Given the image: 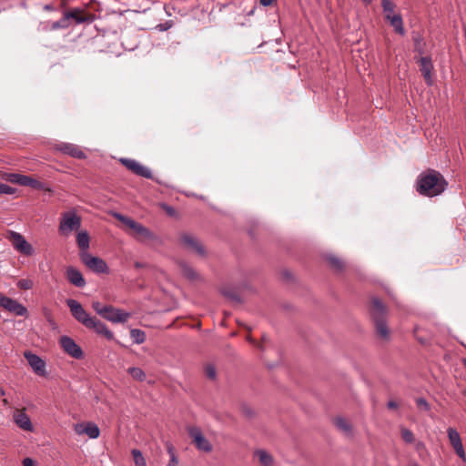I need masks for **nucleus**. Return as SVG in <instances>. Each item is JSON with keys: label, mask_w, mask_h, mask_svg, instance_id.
Here are the masks:
<instances>
[{"label": "nucleus", "mask_w": 466, "mask_h": 466, "mask_svg": "<svg viewBox=\"0 0 466 466\" xmlns=\"http://www.w3.org/2000/svg\"><path fill=\"white\" fill-rule=\"evenodd\" d=\"M448 186L443 176L433 169L421 173L416 181V190L425 197H436L445 191Z\"/></svg>", "instance_id": "obj_1"}, {"label": "nucleus", "mask_w": 466, "mask_h": 466, "mask_svg": "<svg viewBox=\"0 0 466 466\" xmlns=\"http://www.w3.org/2000/svg\"><path fill=\"white\" fill-rule=\"evenodd\" d=\"M116 218L127 226L134 232V237L140 242H159V238L154 234L149 228L134 219L116 214Z\"/></svg>", "instance_id": "obj_2"}, {"label": "nucleus", "mask_w": 466, "mask_h": 466, "mask_svg": "<svg viewBox=\"0 0 466 466\" xmlns=\"http://www.w3.org/2000/svg\"><path fill=\"white\" fill-rule=\"evenodd\" d=\"M80 259L91 271L97 274H108L109 268L106 261L99 257L93 256L89 252H80Z\"/></svg>", "instance_id": "obj_3"}, {"label": "nucleus", "mask_w": 466, "mask_h": 466, "mask_svg": "<svg viewBox=\"0 0 466 466\" xmlns=\"http://www.w3.org/2000/svg\"><path fill=\"white\" fill-rule=\"evenodd\" d=\"M187 433L198 450L205 452H210L212 451L213 447L211 443L205 438L200 428L190 426L187 428Z\"/></svg>", "instance_id": "obj_4"}, {"label": "nucleus", "mask_w": 466, "mask_h": 466, "mask_svg": "<svg viewBox=\"0 0 466 466\" xmlns=\"http://www.w3.org/2000/svg\"><path fill=\"white\" fill-rule=\"evenodd\" d=\"M66 305L68 306L72 316L86 328L91 321L92 318L83 308V306L76 299H66Z\"/></svg>", "instance_id": "obj_5"}, {"label": "nucleus", "mask_w": 466, "mask_h": 466, "mask_svg": "<svg viewBox=\"0 0 466 466\" xmlns=\"http://www.w3.org/2000/svg\"><path fill=\"white\" fill-rule=\"evenodd\" d=\"M0 306L15 316H28V310L23 304L2 293H0Z\"/></svg>", "instance_id": "obj_6"}, {"label": "nucleus", "mask_w": 466, "mask_h": 466, "mask_svg": "<svg viewBox=\"0 0 466 466\" xmlns=\"http://www.w3.org/2000/svg\"><path fill=\"white\" fill-rule=\"evenodd\" d=\"M81 226V218L78 217L76 212L69 211L63 214L59 230L62 233H69L74 229L79 228Z\"/></svg>", "instance_id": "obj_7"}, {"label": "nucleus", "mask_w": 466, "mask_h": 466, "mask_svg": "<svg viewBox=\"0 0 466 466\" xmlns=\"http://www.w3.org/2000/svg\"><path fill=\"white\" fill-rule=\"evenodd\" d=\"M10 240L13 247L21 254L31 256L34 252L32 246L25 240V238L17 232L10 231Z\"/></svg>", "instance_id": "obj_8"}, {"label": "nucleus", "mask_w": 466, "mask_h": 466, "mask_svg": "<svg viewBox=\"0 0 466 466\" xmlns=\"http://www.w3.org/2000/svg\"><path fill=\"white\" fill-rule=\"evenodd\" d=\"M120 162L130 171H132L137 176L146 177V178H152V172L151 170L141 165L139 162H137L136 159L132 158H121Z\"/></svg>", "instance_id": "obj_9"}, {"label": "nucleus", "mask_w": 466, "mask_h": 466, "mask_svg": "<svg viewBox=\"0 0 466 466\" xmlns=\"http://www.w3.org/2000/svg\"><path fill=\"white\" fill-rule=\"evenodd\" d=\"M74 431L79 436L86 434L90 439H96L100 435V430L98 426L92 421H84L75 424Z\"/></svg>", "instance_id": "obj_10"}, {"label": "nucleus", "mask_w": 466, "mask_h": 466, "mask_svg": "<svg viewBox=\"0 0 466 466\" xmlns=\"http://www.w3.org/2000/svg\"><path fill=\"white\" fill-rule=\"evenodd\" d=\"M60 345L69 356L76 360H80L84 357L82 349L70 337L62 336L60 338Z\"/></svg>", "instance_id": "obj_11"}, {"label": "nucleus", "mask_w": 466, "mask_h": 466, "mask_svg": "<svg viewBox=\"0 0 466 466\" xmlns=\"http://www.w3.org/2000/svg\"><path fill=\"white\" fill-rule=\"evenodd\" d=\"M105 310L106 312H104L101 317L113 323H125L130 318V313L112 306H106Z\"/></svg>", "instance_id": "obj_12"}, {"label": "nucleus", "mask_w": 466, "mask_h": 466, "mask_svg": "<svg viewBox=\"0 0 466 466\" xmlns=\"http://www.w3.org/2000/svg\"><path fill=\"white\" fill-rule=\"evenodd\" d=\"M24 357L35 374L42 377L46 375V362L42 358L36 354L32 353L31 351H25Z\"/></svg>", "instance_id": "obj_13"}, {"label": "nucleus", "mask_w": 466, "mask_h": 466, "mask_svg": "<svg viewBox=\"0 0 466 466\" xmlns=\"http://www.w3.org/2000/svg\"><path fill=\"white\" fill-rule=\"evenodd\" d=\"M56 149L65 155H68L77 159H84L86 157V154L82 151V149L75 144L62 142L56 145Z\"/></svg>", "instance_id": "obj_14"}, {"label": "nucleus", "mask_w": 466, "mask_h": 466, "mask_svg": "<svg viewBox=\"0 0 466 466\" xmlns=\"http://www.w3.org/2000/svg\"><path fill=\"white\" fill-rule=\"evenodd\" d=\"M448 437L451 442V445L454 449L457 455L465 461V451L462 446L461 439L460 433L453 428H449L447 430Z\"/></svg>", "instance_id": "obj_15"}, {"label": "nucleus", "mask_w": 466, "mask_h": 466, "mask_svg": "<svg viewBox=\"0 0 466 466\" xmlns=\"http://www.w3.org/2000/svg\"><path fill=\"white\" fill-rule=\"evenodd\" d=\"M180 243L187 248L195 250L198 255L204 256L205 249L198 240L189 234H181L179 237Z\"/></svg>", "instance_id": "obj_16"}, {"label": "nucleus", "mask_w": 466, "mask_h": 466, "mask_svg": "<svg viewBox=\"0 0 466 466\" xmlns=\"http://www.w3.org/2000/svg\"><path fill=\"white\" fill-rule=\"evenodd\" d=\"M66 277L69 283L77 288H84L86 286V280L76 268L69 266L66 268Z\"/></svg>", "instance_id": "obj_17"}, {"label": "nucleus", "mask_w": 466, "mask_h": 466, "mask_svg": "<svg viewBox=\"0 0 466 466\" xmlns=\"http://www.w3.org/2000/svg\"><path fill=\"white\" fill-rule=\"evenodd\" d=\"M420 66L421 74H422L427 85L432 86L433 78H432L431 71L433 69V65H432L431 57H429V56L420 57Z\"/></svg>", "instance_id": "obj_18"}, {"label": "nucleus", "mask_w": 466, "mask_h": 466, "mask_svg": "<svg viewBox=\"0 0 466 466\" xmlns=\"http://www.w3.org/2000/svg\"><path fill=\"white\" fill-rule=\"evenodd\" d=\"M370 312L373 321L380 319H385L387 309L379 299L373 298L371 299Z\"/></svg>", "instance_id": "obj_19"}, {"label": "nucleus", "mask_w": 466, "mask_h": 466, "mask_svg": "<svg viewBox=\"0 0 466 466\" xmlns=\"http://www.w3.org/2000/svg\"><path fill=\"white\" fill-rule=\"evenodd\" d=\"M87 329H93L97 334L105 336L107 339H114V334L107 327L96 317H93L91 321L86 326Z\"/></svg>", "instance_id": "obj_20"}, {"label": "nucleus", "mask_w": 466, "mask_h": 466, "mask_svg": "<svg viewBox=\"0 0 466 466\" xmlns=\"http://www.w3.org/2000/svg\"><path fill=\"white\" fill-rule=\"evenodd\" d=\"M14 420H15V424L22 430L26 431H34V427L31 422V420L25 412L20 411V412L15 413L14 415Z\"/></svg>", "instance_id": "obj_21"}, {"label": "nucleus", "mask_w": 466, "mask_h": 466, "mask_svg": "<svg viewBox=\"0 0 466 466\" xmlns=\"http://www.w3.org/2000/svg\"><path fill=\"white\" fill-rule=\"evenodd\" d=\"M25 187H30L34 189L43 190V191H50L51 189L46 187V185L32 177L25 176L24 177L23 185Z\"/></svg>", "instance_id": "obj_22"}, {"label": "nucleus", "mask_w": 466, "mask_h": 466, "mask_svg": "<svg viewBox=\"0 0 466 466\" xmlns=\"http://www.w3.org/2000/svg\"><path fill=\"white\" fill-rule=\"evenodd\" d=\"M377 334L383 339H390V330L386 319H380L374 321Z\"/></svg>", "instance_id": "obj_23"}, {"label": "nucleus", "mask_w": 466, "mask_h": 466, "mask_svg": "<svg viewBox=\"0 0 466 466\" xmlns=\"http://www.w3.org/2000/svg\"><path fill=\"white\" fill-rule=\"evenodd\" d=\"M388 21L390 22V25L394 28V31L400 35H403L405 34V30L403 27V20L400 14L395 15L394 16H388Z\"/></svg>", "instance_id": "obj_24"}, {"label": "nucleus", "mask_w": 466, "mask_h": 466, "mask_svg": "<svg viewBox=\"0 0 466 466\" xmlns=\"http://www.w3.org/2000/svg\"><path fill=\"white\" fill-rule=\"evenodd\" d=\"M77 246L80 248V252H88L89 248V236L86 231H81L76 237Z\"/></svg>", "instance_id": "obj_25"}, {"label": "nucleus", "mask_w": 466, "mask_h": 466, "mask_svg": "<svg viewBox=\"0 0 466 466\" xmlns=\"http://www.w3.org/2000/svg\"><path fill=\"white\" fill-rule=\"evenodd\" d=\"M335 425L339 431L347 436H350L352 433V427L350 423L344 418L339 417L335 420Z\"/></svg>", "instance_id": "obj_26"}, {"label": "nucleus", "mask_w": 466, "mask_h": 466, "mask_svg": "<svg viewBox=\"0 0 466 466\" xmlns=\"http://www.w3.org/2000/svg\"><path fill=\"white\" fill-rule=\"evenodd\" d=\"M381 1V7L385 15V19L388 21V16H394L396 14H394L395 10V4L392 0H380Z\"/></svg>", "instance_id": "obj_27"}, {"label": "nucleus", "mask_w": 466, "mask_h": 466, "mask_svg": "<svg viewBox=\"0 0 466 466\" xmlns=\"http://www.w3.org/2000/svg\"><path fill=\"white\" fill-rule=\"evenodd\" d=\"M326 259L329 265L338 272L342 271L345 268L344 262L334 255H328Z\"/></svg>", "instance_id": "obj_28"}, {"label": "nucleus", "mask_w": 466, "mask_h": 466, "mask_svg": "<svg viewBox=\"0 0 466 466\" xmlns=\"http://www.w3.org/2000/svg\"><path fill=\"white\" fill-rule=\"evenodd\" d=\"M255 454L258 456L259 462L263 466H271L272 465L273 459H272L271 455L269 453H268L266 451L258 450L256 451Z\"/></svg>", "instance_id": "obj_29"}, {"label": "nucleus", "mask_w": 466, "mask_h": 466, "mask_svg": "<svg viewBox=\"0 0 466 466\" xmlns=\"http://www.w3.org/2000/svg\"><path fill=\"white\" fill-rule=\"evenodd\" d=\"M182 274L190 280H195L198 278L197 272L188 264L182 262L180 263Z\"/></svg>", "instance_id": "obj_30"}, {"label": "nucleus", "mask_w": 466, "mask_h": 466, "mask_svg": "<svg viewBox=\"0 0 466 466\" xmlns=\"http://www.w3.org/2000/svg\"><path fill=\"white\" fill-rule=\"evenodd\" d=\"M130 337L133 339V341L137 344H141L146 339L145 332L138 329H132L130 330Z\"/></svg>", "instance_id": "obj_31"}, {"label": "nucleus", "mask_w": 466, "mask_h": 466, "mask_svg": "<svg viewBox=\"0 0 466 466\" xmlns=\"http://www.w3.org/2000/svg\"><path fill=\"white\" fill-rule=\"evenodd\" d=\"M127 372L128 374H130V376L138 380V381H143L145 379H146V374L145 372L143 371L142 369L140 368H137V367H130L128 370H127Z\"/></svg>", "instance_id": "obj_32"}, {"label": "nucleus", "mask_w": 466, "mask_h": 466, "mask_svg": "<svg viewBox=\"0 0 466 466\" xmlns=\"http://www.w3.org/2000/svg\"><path fill=\"white\" fill-rule=\"evenodd\" d=\"M167 451L170 456L167 466H178V460L175 453L174 446L169 442L167 443Z\"/></svg>", "instance_id": "obj_33"}, {"label": "nucleus", "mask_w": 466, "mask_h": 466, "mask_svg": "<svg viewBox=\"0 0 466 466\" xmlns=\"http://www.w3.org/2000/svg\"><path fill=\"white\" fill-rule=\"evenodd\" d=\"M131 453L134 459L135 466H147L146 460L139 450L134 449L132 450Z\"/></svg>", "instance_id": "obj_34"}, {"label": "nucleus", "mask_w": 466, "mask_h": 466, "mask_svg": "<svg viewBox=\"0 0 466 466\" xmlns=\"http://www.w3.org/2000/svg\"><path fill=\"white\" fill-rule=\"evenodd\" d=\"M25 175L17 173H9L5 175V179L11 183L22 186Z\"/></svg>", "instance_id": "obj_35"}, {"label": "nucleus", "mask_w": 466, "mask_h": 466, "mask_svg": "<svg viewBox=\"0 0 466 466\" xmlns=\"http://www.w3.org/2000/svg\"><path fill=\"white\" fill-rule=\"evenodd\" d=\"M78 10H72L66 12L64 14L65 17L66 18L67 22H69V19H75L77 24H82L86 22V18L84 16L77 15Z\"/></svg>", "instance_id": "obj_36"}, {"label": "nucleus", "mask_w": 466, "mask_h": 466, "mask_svg": "<svg viewBox=\"0 0 466 466\" xmlns=\"http://www.w3.org/2000/svg\"><path fill=\"white\" fill-rule=\"evenodd\" d=\"M68 26H69V22H67V20L65 17V15H63V17L61 19H59L58 21L54 22L51 25V29L52 30H58V29H62V28H67Z\"/></svg>", "instance_id": "obj_37"}, {"label": "nucleus", "mask_w": 466, "mask_h": 466, "mask_svg": "<svg viewBox=\"0 0 466 466\" xmlns=\"http://www.w3.org/2000/svg\"><path fill=\"white\" fill-rule=\"evenodd\" d=\"M401 438L407 443H412L414 441V435L411 431L402 428L401 429Z\"/></svg>", "instance_id": "obj_38"}, {"label": "nucleus", "mask_w": 466, "mask_h": 466, "mask_svg": "<svg viewBox=\"0 0 466 466\" xmlns=\"http://www.w3.org/2000/svg\"><path fill=\"white\" fill-rule=\"evenodd\" d=\"M16 285L19 289L27 290L33 288L34 283L31 279H19Z\"/></svg>", "instance_id": "obj_39"}, {"label": "nucleus", "mask_w": 466, "mask_h": 466, "mask_svg": "<svg viewBox=\"0 0 466 466\" xmlns=\"http://www.w3.org/2000/svg\"><path fill=\"white\" fill-rule=\"evenodd\" d=\"M15 192V188L10 187L7 184L0 183V194L1 195H12Z\"/></svg>", "instance_id": "obj_40"}, {"label": "nucleus", "mask_w": 466, "mask_h": 466, "mask_svg": "<svg viewBox=\"0 0 466 466\" xmlns=\"http://www.w3.org/2000/svg\"><path fill=\"white\" fill-rule=\"evenodd\" d=\"M92 308L94 309V310L98 314V315H102L104 312H106V305H102L99 301H94L92 303Z\"/></svg>", "instance_id": "obj_41"}, {"label": "nucleus", "mask_w": 466, "mask_h": 466, "mask_svg": "<svg viewBox=\"0 0 466 466\" xmlns=\"http://www.w3.org/2000/svg\"><path fill=\"white\" fill-rule=\"evenodd\" d=\"M413 41H414L415 51H417L420 54H423V46H422L420 36V35L413 36Z\"/></svg>", "instance_id": "obj_42"}, {"label": "nucleus", "mask_w": 466, "mask_h": 466, "mask_svg": "<svg viewBox=\"0 0 466 466\" xmlns=\"http://www.w3.org/2000/svg\"><path fill=\"white\" fill-rule=\"evenodd\" d=\"M205 371H206V375L208 379L210 380H215L216 379V369L214 366L212 365H208L205 369Z\"/></svg>", "instance_id": "obj_43"}, {"label": "nucleus", "mask_w": 466, "mask_h": 466, "mask_svg": "<svg viewBox=\"0 0 466 466\" xmlns=\"http://www.w3.org/2000/svg\"><path fill=\"white\" fill-rule=\"evenodd\" d=\"M416 404L420 409H423L424 410H430V404L423 398L417 399Z\"/></svg>", "instance_id": "obj_44"}, {"label": "nucleus", "mask_w": 466, "mask_h": 466, "mask_svg": "<svg viewBox=\"0 0 466 466\" xmlns=\"http://www.w3.org/2000/svg\"><path fill=\"white\" fill-rule=\"evenodd\" d=\"M172 21H167L165 24H159L157 27L159 28L160 31H166L169 29L172 26Z\"/></svg>", "instance_id": "obj_45"}, {"label": "nucleus", "mask_w": 466, "mask_h": 466, "mask_svg": "<svg viewBox=\"0 0 466 466\" xmlns=\"http://www.w3.org/2000/svg\"><path fill=\"white\" fill-rule=\"evenodd\" d=\"M223 294H224L226 297H228V298H229L230 299H232V300L240 301L239 297H238L237 294H235V293H232V292H228V291H225V290H224V291H223Z\"/></svg>", "instance_id": "obj_46"}, {"label": "nucleus", "mask_w": 466, "mask_h": 466, "mask_svg": "<svg viewBox=\"0 0 466 466\" xmlns=\"http://www.w3.org/2000/svg\"><path fill=\"white\" fill-rule=\"evenodd\" d=\"M23 466H35V461L31 458H25L22 461Z\"/></svg>", "instance_id": "obj_47"}, {"label": "nucleus", "mask_w": 466, "mask_h": 466, "mask_svg": "<svg viewBox=\"0 0 466 466\" xmlns=\"http://www.w3.org/2000/svg\"><path fill=\"white\" fill-rule=\"evenodd\" d=\"M387 406L389 409H397L398 408V404L393 400H390L388 402Z\"/></svg>", "instance_id": "obj_48"}, {"label": "nucleus", "mask_w": 466, "mask_h": 466, "mask_svg": "<svg viewBox=\"0 0 466 466\" xmlns=\"http://www.w3.org/2000/svg\"><path fill=\"white\" fill-rule=\"evenodd\" d=\"M275 0H260V4L263 6H268L270 5Z\"/></svg>", "instance_id": "obj_49"}, {"label": "nucleus", "mask_w": 466, "mask_h": 466, "mask_svg": "<svg viewBox=\"0 0 466 466\" xmlns=\"http://www.w3.org/2000/svg\"><path fill=\"white\" fill-rule=\"evenodd\" d=\"M43 9L46 10V11H54L55 7H54L53 5L47 4V5H44Z\"/></svg>", "instance_id": "obj_50"}, {"label": "nucleus", "mask_w": 466, "mask_h": 466, "mask_svg": "<svg viewBox=\"0 0 466 466\" xmlns=\"http://www.w3.org/2000/svg\"><path fill=\"white\" fill-rule=\"evenodd\" d=\"M5 394V391L3 388L0 387V396H4Z\"/></svg>", "instance_id": "obj_51"}, {"label": "nucleus", "mask_w": 466, "mask_h": 466, "mask_svg": "<svg viewBox=\"0 0 466 466\" xmlns=\"http://www.w3.org/2000/svg\"><path fill=\"white\" fill-rule=\"evenodd\" d=\"M363 2L366 4V5H370L371 3V0H363Z\"/></svg>", "instance_id": "obj_52"}, {"label": "nucleus", "mask_w": 466, "mask_h": 466, "mask_svg": "<svg viewBox=\"0 0 466 466\" xmlns=\"http://www.w3.org/2000/svg\"><path fill=\"white\" fill-rule=\"evenodd\" d=\"M141 265L139 263H136V267H140Z\"/></svg>", "instance_id": "obj_53"}, {"label": "nucleus", "mask_w": 466, "mask_h": 466, "mask_svg": "<svg viewBox=\"0 0 466 466\" xmlns=\"http://www.w3.org/2000/svg\"><path fill=\"white\" fill-rule=\"evenodd\" d=\"M3 401L5 404H7V400L5 399Z\"/></svg>", "instance_id": "obj_54"}, {"label": "nucleus", "mask_w": 466, "mask_h": 466, "mask_svg": "<svg viewBox=\"0 0 466 466\" xmlns=\"http://www.w3.org/2000/svg\"><path fill=\"white\" fill-rule=\"evenodd\" d=\"M464 363H465V367H466V360H465V362H464Z\"/></svg>", "instance_id": "obj_55"}, {"label": "nucleus", "mask_w": 466, "mask_h": 466, "mask_svg": "<svg viewBox=\"0 0 466 466\" xmlns=\"http://www.w3.org/2000/svg\"><path fill=\"white\" fill-rule=\"evenodd\" d=\"M464 394L466 395V390L464 391Z\"/></svg>", "instance_id": "obj_56"}]
</instances>
